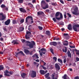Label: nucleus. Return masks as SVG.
<instances>
[{
  "mask_svg": "<svg viewBox=\"0 0 79 79\" xmlns=\"http://www.w3.org/2000/svg\"><path fill=\"white\" fill-rule=\"evenodd\" d=\"M22 43H24L25 42V44L26 46H28L30 48H33L34 46L35 45V43L34 41H31V42L29 41H26V40L23 39L22 40Z\"/></svg>",
  "mask_w": 79,
  "mask_h": 79,
  "instance_id": "f257e3e1",
  "label": "nucleus"
},
{
  "mask_svg": "<svg viewBox=\"0 0 79 79\" xmlns=\"http://www.w3.org/2000/svg\"><path fill=\"white\" fill-rule=\"evenodd\" d=\"M60 20V19H63V15L61 13L60 14V17L59 18L56 17L55 18H52V20L54 21L55 23H56V20Z\"/></svg>",
  "mask_w": 79,
  "mask_h": 79,
  "instance_id": "f03ea898",
  "label": "nucleus"
},
{
  "mask_svg": "<svg viewBox=\"0 0 79 79\" xmlns=\"http://www.w3.org/2000/svg\"><path fill=\"white\" fill-rule=\"evenodd\" d=\"M73 28L75 32H79V25H75L73 26Z\"/></svg>",
  "mask_w": 79,
  "mask_h": 79,
  "instance_id": "7ed1b4c3",
  "label": "nucleus"
},
{
  "mask_svg": "<svg viewBox=\"0 0 79 79\" xmlns=\"http://www.w3.org/2000/svg\"><path fill=\"white\" fill-rule=\"evenodd\" d=\"M6 19V16L3 15V13H0V20L1 21H3Z\"/></svg>",
  "mask_w": 79,
  "mask_h": 79,
  "instance_id": "20e7f679",
  "label": "nucleus"
},
{
  "mask_svg": "<svg viewBox=\"0 0 79 79\" xmlns=\"http://www.w3.org/2000/svg\"><path fill=\"white\" fill-rule=\"evenodd\" d=\"M41 51H44L45 52H44L43 51H42L40 53V56H42V53L44 55H45V52H46L47 51H46V49H45L44 48H42L40 49Z\"/></svg>",
  "mask_w": 79,
  "mask_h": 79,
  "instance_id": "39448f33",
  "label": "nucleus"
},
{
  "mask_svg": "<svg viewBox=\"0 0 79 79\" xmlns=\"http://www.w3.org/2000/svg\"><path fill=\"white\" fill-rule=\"evenodd\" d=\"M28 19H31L32 21L31 22V23L32 24L34 23V21H32L33 20V18H32V17L31 16H28L26 18V23H27L28 21Z\"/></svg>",
  "mask_w": 79,
  "mask_h": 79,
  "instance_id": "423d86ee",
  "label": "nucleus"
},
{
  "mask_svg": "<svg viewBox=\"0 0 79 79\" xmlns=\"http://www.w3.org/2000/svg\"><path fill=\"white\" fill-rule=\"evenodd\" d=\"M36 72L33 70L32 71V73L31 74V76L32 77H36Z\"/></svg>",
  "mask_w": 79,
  "mask_h": 79,
  "instance_id": "0eeeda50",
  "label": "nucleus"
},
{
  "mask_svg": "<svg viewBox=\"0 0 79 79\" xmlns=\"http://www.w3.org/2000/svg\"><path fill=\"white\" fill-rule=\"evenodd\" d=\"M55 67L56 69H57L58 70L60 69V67L57 63H56L55 64Z\"/></svg>",
  "mask_w": 79,
  "mask_h": 79,
  "instance_id": "6e6552de",
  "label": "nucleus"
},
{
  "mask_svg": "<svg viewBox=\"0 0 79 79\" xmlns=\"http://www.w3.org/2000/svg\"><path fill=\"white\" fill-rule=\"evenodd\" d=\"M5 25H6V26L9 25V24H10V19H8L5 22Z\"/></svg>",
  "mask_w": 79,
  "mask_h": 79,
  "instance_id": "1a4fd4ad",
  "label": "nucleus"
},
{
  "mask_svg": "<svg viewBox=\"0 0 79 79\" xmlns=\"http://www.w3.org/2000/svg\"><path fill=\"white\" fill-rule=\"evenodd\" d=\"M50 45H53V46H56L57 45V43L55 42H51L50 43Z\"/></svg>",
  "mask_w": 79,
  "mask_h": 79,
  "instance_id": "9d476101",
  "label": "nucleus"
},
{
  "mask_svg": "<svg viewBox=\"0 0 79 79\" xmlns=\"http://www.w3.org/2000/svg\"><path fill=\"white\" fill-rule=\"evenodd\" d=\"M72 13L74 15H79V13L77 12V10H75L73 12H72Z\"/></svg>",
  "mask_w": 79,
  "mask_h": 79,
  "instance_id": "9b49d317",
  "label": "nucleus"
},
{
  "mask_svg": "<svg viewBox=\"0 0 79 79\" xmlns=\"http://www.w3.org/2000/svg\"><path fill=\"white\" fill-rule=\"evenodd\" d=\"M12 44H13L14 45H18L19 44V43L17 42V41L15 40H14L11 42Z\"/></svg>",
  "mask_w": 79,
  "mask_h": 79,
  "instance_id": "f8f14e48",
  "label": "nucleus"
},
{
  "mask_svg": "<svg viewBox=\"0 0 79 79\" xmlns=\"http://www.w3.org/2000/svg\"><path fill=\"white\" fill-rule=\"evenodd\" d=\"M69 44L68 43V41L67 40H64V42L63 43L64 45H65V46H68Z\"/></svg>",
  "mask_w": 79,
  "mask_h": 79,
  "instance_id": "ddd939ff",
  "label": "nucleus"
},
{
  "mask_svg": "<svg viewBox=\"0 0 79 79\" xmlns=\"http://www.w3.org/2000/svg\"><path fill=\"white\" fill-rule=\"evenodd\" d=\"M41 5H44V6H45L47 5L48 4H47L44 0H42L41 2Z\"/></svg>",
  "mask_w": 79,
  "mask_h": 79,
  "instance_id": "4468645a",
  "label": "nucleus"
},
{
  "mask_svg": "<svg viewBox=\"0 0 79 79\" xmlns=\"http://www.w3.org/2000/svg\"><path fill=\"white\" fill-rule=\"evenodd\" d=\"M68 29L69 31H72L73 29H72V26L71 24H69L68 26Z\"/></svg>",
  "mask_w": 79,
  "mask_h": 79,
  "instance_id": "2eb2a0df",
  "label": "nucleus"
},
{
  "mask_svg": "<svg viewBox=\"0 0 79 79\" xmlns=\"http://www.w3.org/2000/svg\"><path fill=\"white\" fill-rule=\"evenodd\" d=\"M19 53H21V54L22 55H23V56H24L25 55L24 53H23V51H21L19 52H17L16 53V55H19Z\"/></svg>",
  "mask_w": 79,
  "mask_h": 79,
  "instance_id": "dca6fc26",
  "label": "nucleus"
},
{
  "mask_svg": "<svg viewBox=\"0 0 79 79\" xmlns=\"http://www.w3.org/2000/svg\"><path fill=\"white\" fill-rule=\"evenodd\" d=\"M29 50H28V49H24V52L26 54V55H29Z\"/></svg>",
  "mask_w": 79,
  "mask_h": 79,
  "instance_id": "f3484780",
  "label": "nucleus"
},
{
  "mask_svg": "<svg viewBox=\"0 0 79 79\" xmlns=\"http://www.w3.org/2000/svg\"><path fill=\"white\" fill-rule=\"evenodd\" d=\"M40 72L41 74H42V75H44L45 74V71L43 70H40Z\"/></svg>",
  "mask_w": 79,
  "mask_h": 79,
  "instance_id": "a211bd4d",
  "label": "nucleus"
},
{
  "mask_svg": "<svg viewBox=\"0 0 79 79\" xmlns=\"http://www.w3.org/2000/svg\"><path fill=\"white\" fill-rule=\"evenodd\" d=\"M37 14L38 15H44V13L42 11H39L37 12Z\"/></svg>",
  "mask_w": 79,
  "mask_h": 79,
  "instance_id": "6ab92c4d",
  "label": "nucleus"
},
{
  "mask_svg": "<svg viewBox=\"0 0 79 79\" xmlns=\"http://www.w3.org/2000/svg\"><path fill=\"white\" fill-rule=\"evenodd\" d=\"M46 34L48 35V36H50V32L49 31H46Z\"/></svg>",
  "mask_w": 79,
  "mask_h": 79,
  "instance_id": "aec40b11",
  "label": "nucleus"
},
{
  "mask_svg": "<svg viewBox=\"0 0 79 79\" xmlns=\"http://www.w3.org/2000/svg\"><path fill=\"white\" fill-rule=\"evenodd\" d=\"M24 27H20L19 28V32H22V31H24Z\"/></svg>",
  "mask_w": 79,
  "mask_h": 79,
  "instance_id": "412c9836",
  "label": "nucleus"
},
{
  "mask_svg": "<svg viewBox=\"0 0 79 79\" xmlns=\"http://www.w3.org/2000/svg\"><path fill=\"white\" fill-rule=\"evenodd\" d=\"M68 56L69 57H70V58H71V52H70L69 51H68Z\"/></svg>",
  "mask_w": 79,
  "mask_h": 79,
  "instance_id": "4be33fe9",
  "label": "nucleus"
},
{
  "mask_svg": "<svg viewBox=\"0 0 79 79\" xmlns=\"http://www.w3.org/2000/svg\"><path fill=\"white\" fill-rule=\"evenodd\" d=\"M26 76V74L24 73H23L22 74H21V76H22L23 78H24L25 76Z\"/></svg>",
  "mask_w": 79,
  "mask_h": 79,
  "instance_id": "5701e85b",
  "label": "nucleus"
},
{
  "mask_svg": "<svg viewBox=\"0 0 79 79\" xmlns=\"http://www.w3.org/2000/svg\"><path fill=\"white\" fill-rule=\"evenodd\" d=\"M27 34H28V36L30 37H31V36H32V35H31V33L30 31H27Z\"/></svg>",
  "mask_w": 79,
  "mask_h": 79,
  "instance_id": "b1692460",
  "label": "nucleus"
},
{
  "mask_svg": "<svg viewBox=\"0 0 79 79\" xmlns=\"http://www.w3.org/2000/svg\"><path fill=\"white\" fill-rule=\"evenodd\" d=\"M54 40H59L60 38L57 37V36L55 37L53 39Z\"/></svg>",
  "mask_w": 79,
  "mask_h": 79,
  "instance_id": "393cba45",
  "label": "nucleus"
},
{
  "mask_svg": "<svg viewBox=\"0 0 79 79\" xmlns=\"http://www.w3.org/2000/svg\"><path fill=\"white\" fill-rule=\"evenodd\" d=\"M37 59H38V58H39V56H38V55L37 54H35L33 56H32V57L34 58V57H35Z\"/></svg>",
  "mask_w": 79,
  "mask_h": 79,
  "instance_id": "a878e982",
  "label": "nucleus"
},
{
  "mask_svg": "<svg viewBox=\"0 0 79 79\" xmlns=\"http://www.w3.org/2000/svg\"><path fill=\"white\" fill-rule=\"evenodd\" d=\"M60 14V12H57L55 14V16L56 17H58L59 16V15Z\"/></svg>",
  "mask_w": 79,
  "mask_h": 79,
  "instance_id": "bb28decb",
  "label": "nucleus"
},
{
  "mask_svg": "<svg viewBox=\"0 0 79 79\" xmlns=\"http://www.w3.org/2000/svg\"><path fill=\"white\" fill-rule=\"evenodd\" d=\"M48 8V4H47L45 6V7H43V9L44 10H45V9H47V8Z\"/></svg>",
  "mask_w": 79,
  "mask_h": 79,
  "instance_id": "cd10ccee",
  "label": "nucleus"
},
{
  "mask_svg": "<svg viewBox=\"0 0 79 79\" xmlns=\"http://www.w3.org/2000/svg\"><path fill=\"white\" fill-rule=\"evenodd\" d=\"M50 75V73H48L46 74L45 75H44V76L46 78H47V77H49V76Z\"/></svg>",
  "mask_w": 79,
  "mask_h": 79,
  "instance_id": "c85d7f7f",
  "label": "nucleus"
},
{
  "mask_svg": "<svg viewBox=\"0 0 79 79\" xmlns=\"http://www.w3.org/2000/svg\"><path fill=\"white\" fill-rule=\"evenodd\" d=\"M74 51H75V52H76V55H79V50H77V49H75Z\"/></svg>",
  "mask_w": 79,
  "mask_h": 79,
  "instance_id": "c756f323",
  "label": "nucleus"
},
{
  "mask_svg": "<svg viewBox=\"0 0 79 79\" xmlns=\"http://www.w3.org/2000/svg\"><path fill=\"white\" fill-rule=\"evenodd\" d=\"M4 69V67L2 65H0V71H2V70H3Z\"/></svg>",
  "mask_w": 79,
  "mask_h": 79,
  "instance_id": "7c9ffc66",
  "label": "nucleus"
},
{
  "mask_svg": "<svg viewBox=\"0 0 79 79\" xmlns=\"http://www.w3.org/2000/svg\"><path fill=\"white\" fill-rule=\"evenodd\" d=\"M58 61L59 62V63H60L61 64H63V60H61V59H58Z\"/></svg>",
  "mask_w": 79,
  "mask_h": 79,
  "instance_id": "2f4dec72",
  "label": "nucleus"
},
{
  "mask_svg": "<svg viewBox=\"0 0 79 79\" xmlns=\"http://www.w3.org/2000/svg\"><path fill=\"white\" fill-rule=\"evenodd\" d=\"M12 24H17V22H16V20H14L12 21Z\"/></svg>",
  "mask_w": 79,
  "mask_h": 79,
  "instance_id": "473e14b6",
  "label": "nucleus"
},
{
  "mask_svg": "<svg viewBox=\"0 0 79 79\" xmlns=\"http://www.w3.org/2000/svg\"><path fill=\"white\" fill-rule=\"evenodd\" d=\"M65 50L64 49H63V52H65V53H66L67 52V48L66 47H65Z\"/></svg>",
  "mask_w": 79,
  "mask_h": 79,
  "instance_id": "72a5a7b5",
  "label": "nucleus"
},
{
  "mask_svg": "<svg viewBox=\"0 0 79 79\" xmlns=\"http://www.w3.org/2000/svg\"><path fill=\"white\" fill-rule=\"evenodd\" d=\"M33 63L34 64H37V65H36L37 67H39V64H38V63H37L35 62H33Z\"/></svg>",
  "mask_w": 79,
  "mask_h": 79,
  "instance_id": "f704fd0d",
  "label": "nucleus"
},
{
  "mask_svg": "<svg viewBox=\"0 0 79 79\" xmlns=\"http://www.w3.org/2000/svg\"><path fill=\"white\" fill-rule=\"evenodd\" d=\"M67 75L65 74L64 75L63 78L64 79H67Z\"/></svg>",
  "mask_w": 79,
  "mask_h": 79,
  "instance_id": "c9c22d12",
  "label": "nucleus"
},
{
  "mask_svg": "<svg viewBox=\"0 0 79 79\" xmlns=\"http://www.w3.org/2000/svg\"><path fill=\"white\" fill-rule=\"evenodd\" d=\"M6 6H5V5L2 4L1 5V7L2 8H5V7Z\"/></svg>",
  "mask_w": 79,
  "mask_h": 79,
  "instance_id": "e433bc0d",
  "label": "nucleus"
},
{
  "mask_svg": "<svg viewBox=\"0 0 79 79\" xmlns=\"http://www.w3.org/2000/svg\"><path fill=\"white\" fill-rule=\"evenodd\" d=\"M52 5H53V6H56L57 5V4L56 3H51Z\"/></svg>",
  "mask_w": 79,
  "mask_h": 79,
  "instance_id": "4c0bfd02",
  "label": "nucleus"
},
{
  "mask_svg": "<svg viewBox=\"0 0 79 79\" xmlns=\"http://www.w3.org/2000/svg\"><path fill=\"white\" fill-rule=\"evenodd\" d=\"M24 22V19H21L20 21V22L21 24H22V23H23V22Z\"/></svg>",
  "mask_w": 79,
  "mask_h": 79,
  "instance_id": "58836bf2",
  "label": "nucleus"
},
{
  "mask_svg": "<svg viewBox=\"0 0 79 79\" xmlns=\"http://www.w3.org/2000/svg\"><path fill=\"white\" fill-rule=\"evenodd\" d=\"M50 51L52 53V54H53V55H54V52H53V49L51 48L50 49Z\"/></svg>",
  "mask_w": 79,
  "mask_h": 79,
  "instance_id": "ea45409f",
  "label": "nucleus"
},
{
  "mask_svg": "<svg viewBox=\"0 0 79 79\" xmlns=\"http://www.w3.org/2000/svg\"><path fill=\"white\" fill-rule=\"evenodd\" d=\"M24 0H19L18 2L20 3H23V1Z\"/></svg>",
  "mask_w": 79,
  "mask_h": 79,
  "instance_id": "a19ab883",
  "label": "nucleus"
},
{
  "mask_svg": "<svg viewBox=\"0 0 79 79\" xmlns=\"http://www.w3.org/2000/svg\"><path fill=\"white\" fill-rule=\"evenodd\" d=\"M38 29H39V30H41L43 29V27L39 26H38Z\"/></svg>",
  "mask_w": 79,
  "mask_h": 79,
  "instance_id": "79ce46f5",
  "label": "nucleus"
},
{
  "mask_svg": "<svg viewBox=\"0 0 79 79\" xmlns=\"http://www.w3.org/2000/svg\"><path fill=\"white\" fill-rule=\"evenodd\" d=\"M29 55H33V51H31V52H29Z\"/></svg>",
  "mask_w": 79,
  "mask_h": 79,
  "instance_id": "37998d69",
  "label": "nucleus"
},
{
  "mask_svg": "<svg viewBox=\"0 0 79 79\" xmlns=\"http://www.w3.org/2000/svg\"><path fill=\"white\" fill-rule=\"evenodd\" d=\"M64 18H65L66 19V18L67 17H66V12H64Z\"/></svg>",
  "mask_w": 79,
  "mask_h": 79,
  "instance_id": "c03bdc74",
  "label": "nucleus"
},
{
  "mask_svg": "<svg viewBox=\"0 0 79 79\" xmlns=\"http://www.w3.org/2000/svg\"><path fill=\"white\" fill-rule=\"evenodd\" d=\"M53 59L54 60H55V62L56 61V60H57V58H56V57L55 56L53 57Z\"/></svg>",
  "mask_w": 79,
  "mask_h": 79,
  "instance_id": "a18cd8bd",
  "label": "nucleus"
},
{
  "mask_svg": "<svg viewBox=\"0 0 79 79\" xmlns=\"http://www.w3.org/2000/svg\"><path fill=\"white\" fill-rule=\"evenodd\" d=\"M25 38L26 39H30V37H29V35L28 36L27 35H25Z\"/></svg>",
  "mask_w": 79,
  "mask_h": 79,
  "instance_id": "49530a36",
  "label": "nucleus"
},
{
  "mask_svg": "<svg viewBox=\"0 0 79 79\" xmlns=\"http://www.w3.org/2000/svg\"><path fill=\"white\" fill-rule=\"evenodd\" d=\"M73 10H78V7L77 6H75L74 7Z\"/></svg>",
  "mask_w": 79,
  "mask_h": 79,
  "instance_id": "de8ad7c7",
  "label": "nucleus"
},
{
  "mask_svg": "<svg viewBox=\"0 0 79 79\" xmlns=\"http://www.w3.org/2000/svg\"><path fill=\"white\" fill-rule=\"evenodd\" d=\"M67 15H68L69 18H71V15L69 13H67Z\"/></svg>",
  "mask_w": 79,
  "mask_h": 79,
  "instance_id": "09e8293b",
  "label": "nucleus"
},
{
  "mask_svg": "<svg viewBox=\"0 0 79 79\" xmlns=\"http://www.w3.org/2000/svg\"><path fill=\"white\" fill-rule=\"evenodd\" d=\"M21 13H26V10H20Z\"/></svg>",
  "mask_w": 79,
  "mask_h": 79,
  "instance_id": "8fccbe9b",
  "label": "nucleus"
},
{
  "mask_svg": "<svg viewBox=\"0 0 79 79\" xmlns=\"http://www.w3.org/2000/svg\"><path fill=\"white\" fill-rule=\"evenodd\" d=\"M9 73L10 75H12V74H13V73H13V71H10V72H9Z\"/></svg>",
  "mask_w": 79,
  "mask_h": 79,
  "instance_id": "3c124183",
  "label": "nucleus"
},
{
  "mask_svg": "<svg viewBox=\"0 0 79 79\" xmlns=\"http://www.w3.org/2000/svg\"><path fill=\"white\" fill-rule=\"evenodd\" d=\"M43 69H44V70H46L47 69V68L46 67L44 66H41Z\"/></svg>",
  "mask_w": 79,
  "mask_h": 79,
  "instance_id": "603ef678",
  "label": "nucleus"
},
{
  "mask_svg": "<svg viewBox=\"0 0 79 79\" xmlns=\"http://www.w3.org/2000/svg\"><path fill=\"white\" fill-rule=\"evenodd\" d=\"M5 9L6 10H8V7H7L5 6V7H4Z\"/></svg>",
  "mask_w": 79,
  "mask_h": 79,
  "instance_id": "864d4df0",
  "label": "nucleus"
},
{
  "mask_svg": "<svg viewBox=\"0 0 79 79\" xmlns=\"http://www.w3.org/2000/svg\"><path fill=\"white\" fill-rule=\"evenodd\" d=\"M55 75L53 74H52V79H55Z\"/></svg>",
  "mask_w": 79,
  "mask_h": 79,
  "instance_id": "5fc2aeb1",
  "label": "nucleus"
},
{
  "mask_svg": "<svg viewBox=\"0 0 79 79\" xmlns=\"http://www.w3.org/2000/svg\"><path fill=\"white\" fill-rule=\"evenodd\" d=\"M60 2L61 3H62V4H64V2H63V1L62 0H60Z\"/></svg>",
  "mask_w": 79,
  "mask_h": 79,
  "instance_id": "6e6d98bb",
  "label": "nucleus"
},
{
  "mask_svg": "<svg viewBox=\"0 0 79 79\" xmlns=\"http://www.w3.org/2000/svg\"><path fill=\"white\" fill-rule=\"evenodd\" d=\"M64 36H68V34L64 33Z\"/></svg>",
  "mask_w": 79,
  "mask_h": 79,
  "instance_id": "4d7b16f0",
  "label": "nucleus"
},
{
  "mask_svg": "<svg viewBox=\"0 0 79 79\" xmlns=\"http://www.w3.org/2000/svg\"><path fill=\"white\" fill-rule=\"evenodd\" d=\"M5 71L6 73H5V74H8V73H9V72L8 71L6 70Z\"/></svg>",
  "mask_w": 79,
  "mask_h": 79,
  "instance_id": "13d9d810",
  "label": "nucleus"
},
{
  "mask_svg": "<svg viewBox=\"0 0 79 79\" xmlns=\"http://www.w3.org/2000/svg\"><path fill=\"white\" fill-rule=\"evenodd\" d=\"M4 2V0H0V4L1 5L2 3V2Z\"/></svg>",
  "mask_w": 79,
  "mask_h": 79,
  "instance_id": "bf43d9fd",
  "label": "nucleus"
},
{
  "mask_svg": "<svg viewBox=\"0 0 79 79\" xmlns=\"http://www.w3.org/2000/svg\"><path fill=\"white\" fill-rule=\"evenodd\" d=\"M75 79H79V77L78 76L76 77H75Z\"/></svg>",
  "mask_w": 79,
  "mask_h": 79,
  "instance_id": "052dcab7",
  "label": "nucleus"
},
{
  "mask_svg": "<svg viewBox=\"0 0 79 79\" xmlns=\"http://www.w3.org/2000/svg\"><path fill=\"white\" fill-rule=\"evenodd\" d=\"M5 76H8L9 77L10 76V75L9 74H5Z\"/></svg>",
  "mask_w": 79,
  "mask_h": 79,
  "instance_id": "680f3d73",
  "label": "nucleus"
},
{
  "mask_svg": "<svg viewBox=\"0 0 79 79\" xmlns=\"http://www.w3.org/2000/svg\"><path fill=\"white\" fill-rule=\"evenodd\" d=\"M35 2H36V0H33L32 1V3H34Z\"/></svg>",
  "mask_w": 79,
  "mask_h": 79,
  "instance_id": "e2e57ef3",
  "label": "nucleus"
},
{
  "mask_svg": "<svg viewBox=\"0 0 79 79\" xmlns=\"http://www.w3.org/2000/svg\"><path fill=\"white\" fill-rule=\"evenodd\" d=\"M0 40H1V41H3V38L2 37H1L0 38Z\"/></svg>",
  "mask_w": 79,
  "mask_h": 79,
  "instance_id": "0e129e2a",
  "label": "nucleus"
},
{
  "mask_svg": "<svg viewBox=\"0 0 79 79\" xmlns=\"http://www.w3.org/2000/svg\"><path fill=\"white\" fill-rule=\"evenodd\" d=\"M76 59V60H77V61H79V58L78 57H77Z\"/></svg>",
  "mask_w": 79,
  "mask_h": 79,
  "instance_id": "69168bd1",
  "label": "nucleus"
},
{
  "mask_svg": "<svg viewBox=\"0 0 79 79\" xmlns=\"http://www.w3.org/2000/svg\"><path fill=\"white\" fill-rule=\"evenodd\" d=\"M3 29H4V31H7V29H6V28L4 27Z\"/></svg>",
  "mask_w": 79,
  "mask_h": 79,
  "instance_id": "338daca9",
  "label": "nucleus"
},
{
  "mask_svg": "<svg viewBox=\"0 0 79 79\" xmlns=\"http://www.w3.org/2000/svg\"><path fill=\"white\" fill-rule=\"evenodd\" d=\"M70 48H75V46H70Z\"/></svg>",
  "mask_w": 79,
  "mask_h": 79,
  "instance_id": "774afa93",
  "label": "nucleus"
}]
</instances>
